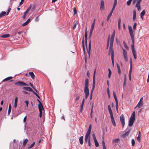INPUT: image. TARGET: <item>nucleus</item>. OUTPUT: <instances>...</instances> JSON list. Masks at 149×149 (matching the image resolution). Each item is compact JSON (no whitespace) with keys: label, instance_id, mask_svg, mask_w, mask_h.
I'll list each match as a JSON object with an SVG mask.
<instances>
[{"label":"nucleus","instance_id":"f257e3e1","mask_svg":"<svg viewBox=\"0 0 149 149\" xmlns=\"http://www.w3.org/2000/svg\"><path fill=\"white\" fill-rule=\"evenodd\" d=\"M128 30L129 31L130 35L131 36V39L132 41V44L131 45V47L132 49V52L134 58L136 59L137 58L136 53V52L135 49L134 48V36L133 34L132 27L130 26H128Z\"/></svg>","mask_w":149,"mask_h":149},{"label":"nucleus","instance_id":"f03ea898","mask_svg":"<svg viewBox=\"0 0 149 149\" xmlns=\"http://www.w3.org/2000/svg\"><path fill=\"white\" fill-rule=\"evenodd\" d=\"M91 125L90 124L89 125V128L85 136V142L87 143L88 141V145L89 146L91 145L90 143V134L91 133Z\"/></svg>","mask_w":149,"mask_h":149},{"label":"nucleus","instance_id":"7ed1b4c3","mask_svg":"<svg viewBox=\"0 0 149 149\" xmlns=\"http://www.w3.org/2000/svg\"><path fill=\"white\" fill-rule=\"evenodd\" d=\"M85 86L84 88V92L86 93V99L89 94V90L88 89V79H85Z\"/></svg>","mask_w":149,"mask_h":149},{"label":"nucleus","instance_id":"20e7f679","mask_svg":"<svg viewBox=\"0 0 149 149\" xmlns=\"http://www.w3.org/2000/svg\"><path fill=\"white\" fill-rule=\"evenodd\" d=\"M113 46L110 45L109 51L108 52V55H111V59L113 65L114 64V51L113 48Z\"/></svg>","mask_w":149,"mask_h":149},{"label":"nucleus","instance_id":"39448f33","mask_svg":"<svg viewBox=\"0 0 149 149\" xmlns=\"http://www.w3.org/2000/svg\"><path fill=\"white\" fill-rule=\"evenodd\" d=\"M16 86H28V85L22 81H18L15 84Z\"/></svg>","mask_w":149,"mask_h":149},{"label":"nucleus","instance_id":"423d86ee","mask_svg":"<svg viewBox=\"0 0 149 149\" xmlns=\"http://www.w3.org/2000/svg\"><path fill=\"white\" fill-rule=\"evenodd\" d=\"M95 21V19L93 20V22L92 24V25L91 26V29H90V34L89 36V38H91V36L92 34L93 30V29L94 27Z\"/></svg>","mask_w":149,"mask_h":149},{"label":"nucleus","instance_id":"0eeeda50","mask_svg":"<svg viewBox=\"0 0 149 149\" xmlns=\"http://www.w3.org/2000/svg\"><path fill=\"white\" fill-rule=\"evenodd\" d=\"M120 120L123 128L125 125V118L123 114H122L120 117Z\"/></svg>","mask_w":149,"mask_h":149},{"label":"nucleus","instance_id":"6e6552de","mask_svg":"<svg viewBox=\"0 0 149 149\" xmlns=\"http://www.w3.org/2000/svg\"><path fill=\"white\" fill-rule=\"evenodd\" d=\"M135 119V118L130 117L129 120L128 125L129 126L131 127L132 126L133 123Z\"/></svg>","mask_w":149,"mask_h":149},{"label":"nucleus","instance_id":"1a4fd4ad","mask_svg":"<svg viewBox=\"0 0 149 149\" xmlns=\"http://www.w3.org/2000/svg\"><path fill=\"white\" fill-rule=\"evenodd\" d=\"M123 55L124 57V58L126 61H128L127 54L126 51L124 49H123Z\"/></svg>","mask_w":149,"mask_h":149},{"label":"nucleus","instance_id":"9d476101","mask_svg":"<svg viewBox=\"0 0 149 149\" xmlns=\"http://www.w3.org/2000/svg\"><path fill=\"white\" fill-rule=\"evenodd\" d=\"M142 0H138L136 3V7L137 8L138 10L139 11L140 10H141V6L140 3Z\"/></svg>","mask_w":149,"mask_h":149},{"label":"nucleus","instance_id":"9b49d317","mask_svg":"<svg viewBox=\"0 0 149 149\" xmlns=\"http://www.w3.org/2000/svg\"><path fill=\"white\" fill-rule=\"evenodd\" d=\"M104 8V2L103 0H102L100 3V10H103Z\"/></svg>","mask_w":149,"mask_h":149},{"label":"nucleus","instance_id":"f8f14e48","mask_svg":"<svg viewBox=\"0 0 149 149\" xmlns=\"http://www.w3.org/2000/svg\"><path fill=\"white\" fill-rule=\"evenodd\" d=\"M110 117L111 118V121L112 123L113 124L114 126H116V124L113 116V114L110 115Z\"/></svg>","mask_w":149,"mask_h":149},{"label":"nucleus","instance_id":"ddd939ff","mask_svg":"<svg viewBox=\"0 0 149 149\" xmlns=\"http://www.w3.org/2000/svg\"><path fill=\"white\" fill-rule=\"evenodd\" d=\"M23 89L27 91H31L32 92H33V91L32 89L31 88L29 87H24L23 88Z\"/></svg>","mask_w":149,"mask_h":149},{"label":"nucleus","instance_id":"4468645a","mask_svg":"<svg viewBox=\"0 0 149 149\" xmlns=\"http://www.w3.org/2000/svg\"><path fill=\"white\" fill-rule=\"evenodd\" d=\"M143 102H139L136 106L134 108V109L138 107V108H141L143 106Z\"/></svg>","mask_w":149,"mask_h":149},{"label":"nucleus","instance_id":"2eb2a0df","mask_svg":"<svg viewBox=\"0 0 149 149\" xmlns=\"http://www.w3.org/2000/svg\"><path fill=\"white\" fill-rule=\"evenodd\" d=\"M127 130H126V132L123 134L122 135L123 137H125V136H128L129 134L130 133V131L131 129H129L127 131Z\"/></svg>","mask_w":149,"mask_h":149},{"label":"nucleus","instance_id":"dca6fc26","mask_svg":"<svg viewBox=\"0 0 149 149\" xmlns=\"http://www.w3.org/2000/svg\"><path fill=\"white\" fill-rule=\"evenodd\" d=\"M38 106L39 111H42V110H44L42 105L41 103H40V104H39Z\"/></svg>","mask_w":149,"mask_h":149},{"label":"nucleus","instance_id":"f3484780","mask_svg":"<svg viewBox=\"0 0 149 149\" xmlns=\"http://www.w3.org/2000/svg\"><path fill=\"white\" fill-rule=\"evenodd\" d=\"M91 49V40H90L89 43V46H88V49H87V50L88 51V53L89 54V57L90 56V50Z\"/></svg>","mask_w":149,"mask_h":149},{"label":"nucleus","instance_id":"a211bd4d","mask_svg":"<svg viewBox=\"0 0 149 149\" xmlns=\"http://www.w3.org/2000/svg\"><path fill=\"white\" fill-rule=\"evenodd\" d=\"M120 139H119L117 138L113 139L112 140V142L113 143H116L119 142Z\"/></svg>","mask_w":149,"mask_h":149},{"label":"nucleus","instance_id":"6ab92c4d","mask_svg":"<svg viewBox=\"0 0 149 149\" xmlns=\"http://www.w3.org/2000/svg\"><path fill=\"white\" fill-rule=\"evenodd\" d=\"M133 21H134L136 19V11L135 10H134L133 12Z\"/></svg>","mask_w":149,"mask_h":149},{"label":"nucleus","instance_id":"aec40b11","mask_svg":"<svg viewBox=\"0 0 149 149\" xmlns=\"http://www.w3.org/2000/svg\"><path fill=\"white\" fill-rule=\"evenodd\" d=\"M32 6V4H31L30 5V6L28 7L27 10L26 11L24 12V14H26L31 9Z\"/></svg>","mask_w":149,"mask_h":149},{"label":"nucleus","instance_id":"412c9836","mask_svg":"<svg viewBox=\"0 0 149 149\" xmlns=\"http://www.w3.org/2000/svg\"><path fill=\"white\" fill-rule=\"evenodd\" d=\"M10 36V35L9 34H7L1 35L0 37L2 38H6L9 37Z\"/></svg>","mask_w":149,"mask_h":149},{"label":"nucleus","instance_id":"4be33fe9","mask_svg":"<svg viewBox=\"0 0 149 149\" xmlns=\"http://www.w3.org/2000/svg\"><path fill=\"white\" fill-rule=\"evenodd\" d=\"M141 133L140 131L139 132L138 135L136 138V139L139 142L140 141L141 138Z\"/></svg>","mask_w":149,"mask_h":149},{"label":"nucleus","instance_id":"5701e85b","mask_svg":"<svg viewBox=\"0 0 149 149\" xmlns=\"http://www.w3.org/2000/svg\"><path fill=\"white\" fill-rule=\"evenodd\" d=\"M29 74L31 76L32 79H33L35 77V75L33 72L32 71L30 72H29Z\"/></svg>","mask_w":149,"mask_h":149},{"label":"nucleus","instance_id":"b1692460","mask_svg":"<svg viewBox=\"0 0 149 149\" xmlns=\"http://www.w3.org/2000/svg\"><path fill=\"white\" fill-rule=\"evenodd\" d=\"M84 104V98L83 99L81 104V109H80V113H81L82 112L83 110V109Z\"/></svg>","mask_w":149,"mask_h":149},{"label":"nucleus","instance_id":"393cba45","mask_svg":"<svg viewBox=\"0 0 149 149\" xmlns=\"http://www.w3.org/2000/svg\"><path fill=\"white\" fill-rule=\"evenodd\" d=\"M108 110L109 111V112L110 115L113 114V113L112 111V110L111 109V107L109 105L108 106Z\"/></svg>","mask_w":149,"mask_h":149},{"label":"nucleus","instance_id":"a878e982","mask_svg":"<svg viewBox=\"0 0 149 149\" xmlns=\"http://www.w3.org/2000/svg\"><path fill=\"white\" fill-rule=\"evenodd\" d=\"M114 37L113 36H111V39H110V45L111 46H113V40L114 39Z\"/></svg>","mask_w":149,"mask_h":149},{"label":"nucleus","instance_id":"bb28decb","mask_svg":"<svg viewBox=\"0 0 149 149\" xmlns=\"http://www.w3.org/2000/svg\"><path fill=\"white\" fill-rule=\"evenodd\" d=\"M146 11L144 10H143L141 13L140 16L142 19H143V16L145 14Z\"/></svg>","mask_w":149,"mask_h":149},{"label":"nucleus","instance_id":"cd10ccee","mask_svg":"<svg viewBox=\"0 0 149 149\" xmlns=\"http://www.w3.org/2000/svg\"><path fill=\"white\" fill-rule=\"evenodd\" d=\"M79 141L80 142V143L81 144H83V137L82 136H81L79 139Z\"/></svg>","mask_w":149,"mask_h":149},{"label":"nucleus","instance_id":"c85d7f7f","mask_svg":"<svg viewBox=\"0 0 149 149\" xmlns=\"http://www.w3.org/2000/svg\"><path fill=\"white\" fill-rule=\"evenodd\" d=\"M121 19L119 18L118 21V28L120 29V28Z\"/></svg>","mask_w":149,"mask_h":149},{"label":"nucleus","instance_id":"c756f323","mask_svg":"<svg viewBox=\"0 0 149 149\" xmlns=\"http://www.w3.org/2000/svg\"><path fill=\"white\" fill-rule=\"evenodd\" d=\"M102 144L103 147V149H106V148L105 143V142L104 140L102 142Z\"/></svg>","mask_w":149,"mask_h":149},{"label":"nucleus","instance_id":"7c9ffc66","mask_svg":"<svg viewBox=\"0 0 149 149\" xmlns=\"http://www.w3.org/2000/svg\"><path fill=\"white\" fill-rule=\"evenodd\" d=\"M77 20H75L74 22V25L73 26L72 28L73 29H74L76 26V25L77 23Z\"/></svg>","mask_w":149,"mask_h":149},{"label":"nucleus","instance_id":"2f4dec72","mask_svg":"<svg viewBox=\"0 0 149 149\" xmlns=\"http://www.w3.org/2000/svg\"><path fill=\"white\" fill-rule=\"evenodd\" d=\"M6 13L5 12L3 11L0 13V17H2L5 15H6Z\"/></svg>","mask_w":149,"mask_h":149},{"label":"nucleus","instance_id":"473e14b6","mask_svg":"<svg viewBox=\"0 0 149 149\" xmlns=\"http://www.w3.org/2000/svg\"><path fill=\"white\" fill-rule=\"evenodd\" d=\"M117 68L118 72L119 74H121V71H120V67L119 65H118V64H117Z\"/></svg>","mask_w":149,"mask_h":149},{"label":"nucleus","instance_id":"72a5a7b5","mask_svg":"<svg viewBox=\"0 0 149 149\" xmlns=\"http://www.w3.org/2000/svg\"><path fill=\"white\" fill-rule=\"evenodd\" d=\"M94 141L95 142V146L97 147H98L99 146V144L98 141H97V139H94Z\"/></svg>","mask_w":149,"mask_h":149},{"label":"nucleus","instance_id":"f704fd0d","mask_svg":"<svg viewBox=\"0 0 149 149\" xmlns=\"http://www.w3.org/2000/svg\"><path fill=\"white\" fill-rule=\"evenodd\" d=\"M115 102H116V110L117 111V113H118V100L116 101Z\"/></svg>","mask_w":149,"mask_h":149},{"label":"nucleus","instance_id":"c9c22d12","mask_svg":"<svg viewBox=\"0 0 149 149\" xmlns=\"http://www.w3.org/2000/svg\"><path fill=\"white\" fill-rule=\"evenodd\" d=\"M11 105L10 104V103L9 105V109L8 111V115H9L11 112Z\"/></svg>","mask_w":149,"mask_h":149},{"label":"nucleus","instance_id":"e433bc0d","mask_svg":"<svg viewBox=\"0 0 149 149\" xmlns=\"http://www.w3.org/2000/svg\"><path fill=\"white\" fill-rule=\"evenodd\" d=\"M12 78H13V77H8L5 78V79H3V81H8V80L11 79Z\"/></svg>","mask_w":149,"mask_h":149},{"label":"nucleus","instance_id":"4c0bfd02","mask_svg":"<svg viewBox=\"0 0 149 149\" xmlns=\"http://www.w3.org/2000/svg\"><path fill=\"white\" fill-rule=\"evenodd\" d=\"M28 139H26L23 142V146H24L28 142Z\"/></svg>","mask_w":149,"mask_h":149},{"label":"nucleus","instance_id":"58836bf2","mask_svg":"<svg viewBox=\"0 0 149 149\" xmlns=\"http://www.w3.org/2000/svg\"><path fill=\"white\" fill-rule=\"evenodd\" d=\"M113 95L114 98L115 99V101H116L118 100L116 96V94H115V92L114 91H113Z\"/></svg>","mask_w":149,"mask_h":149},{"label":"nucleus","instance_id":"ea45409f","mask_svg":"<svg viewBox=\"0 0 149 149\" xmlns=\"http://www.w3.org/2000/svg\"><path fill=\"white\" fill-rule=\"evenodd\" d=\"M109 71V74L108 75V77L109 78H110L111 77V72L110 68L108 69Z\"/></svg>","mask_w":149,"mask_h":149},{"label":"nucleus","instance_id":"a19ab883","mask_svg":"<svg viewBox=\"0 0 149 149\" xmlns=\"http://www.w3.org/2000/svg\"><path fill=\"white\" fill-rule=\"evenodd\" d=\"M109 38H110V36H109L108 38L107 42V49H108L109 46Z\"/></svg>","mask_w":149,"mask_h":149},{"label":"nucleus","instance_id":"79ce46f5","mask_svg":"<svg viewBox=\"0 0 149 149\" xmlns=\"http://www.w3.org/2000/svg\"><path fill=\"white\" fill-rule=\"evenodd\" d=\"M123 44L125 47L126 48V49H128L129 47H128V46H127L126 43L125 41H124L123 42Z\"/></svg>","mask_w":149,"mask_h":149},{"label":"nucleus","instance_id":"37998d69","mask_svg":"<svg viewBox=\"0 0 149 149\" xmlns=\"http://www.w3.org/2000/svg\"><path fill=\"white\" fill-rule=\"evenodd\" d=\"M35 144V142H33L28 147V149H30V148H32L33 147V146H34Z\"/></svg>","mask_w":149,"mask_h":149},{"label":"nucleus","instance_id":"c03bdc74","mask_svg":"<svg viewBox=\"0 0 149 149\" xmlns=\"http://www.w3.org/2000/svg\"><path fill=\"white\" fill-rule=\"evenodd\" d=\"M131 117L135 118V111H134L132 113L131 116Z\"/></svg>","mask_w":149,"mask_h":149},{"label":"nucleus","instance_id":"a18cd8bd","mask_svg":"<svg viewBox=\"0 0 149 149\" xmlns=\"http://www.w3.org/2000/svg\"><path fill=\"white\" fill-rule=\"evenodd\" d=\"M132 0H129L128 1L127 3V5L130 6V5Z\"/></svg>","mask_w":149,"mask_h":149},{"label":"nucleus","instance_id":"49530a36","mask_svg":"<svg viewBox=\"0 0 149 149\" xmlns=\"http://www.w3.org/2000/svg\"><path fill=\"white\" fill-rule=\"evenodd\" d=\"M136 25L137 23L136 22H135L133 26V29L134 30H135Z\"/></svg>","mask_w":149,"mask_h":149},{"label":"nucleus","instance_id":"de8ad7c7","mask_svg":"<svg viewBox=\"0 0 149 149\" xmlns=\"http://www.w3.org/2000/svg\"><path fill=\"white\" fill-rule=\"evenodd\" d=\"M82 47L84 51V35H83V39L82 41Z\"/></svg>","mask_w":149,"mask_h":149},{"label":"nucleus","instance_id":"09e8293b","mask_svg":"<svg viewBox=\"0 0 149 149\" xmlns=\"http://www.w3.org/2000/svg\"><path fill=\"white\" fill-rule=\"evenodd\" d=\"M131 142L132 146H134L135 143L134 140L133 139H132Z\"/></svg>","mask_w":149,"mask_h":149},{"label":"nucleus","instance_id":"8fccbe9b","mask_svg":"<svg viewBox=\"0 0 149 149\" xmlns=\"http://www.w3.org/2000/svg\"><path fill=\"white\" fill-rule=\"evenodd\" d=\"M33 94H34V95H35L36 96L38 97L40 99V96H39V95L36 93L35 91H33Z\"/></svg>","mask_w":149,"mask_h":149},{"label":"nucleus","instance_id":"3c124183","mask_svg":"<svg viewBox=\"0 0 149 149\" xmlns=\"http://www.w3.org/2000/svg\"><path fill=\"white\" fill-rule=\"evenodd\" d=\"M74 14L76 15L77 13V11L76 9V8L75 7L74 8Z\"/></svg>","mask_w":149,"mask_h":149},{"label":"nucleus","instance_id":"603ef678","mask_svg":"<svg viewBox=\"0 0 149 149\" xmlns=\"http://www.w3.org/2000/svg\"><path fill=\"white\" fill-rule=\"evenodd\" d=\"M93 106L92 107L91 110V117L92 118V113H93Z\"/></svg>","mask_w":149,"mask_h":149},{"label":"nucleus","instance_id":"864d4df0","mask_svg":"<svg viewBox=\"0 0 149 149\" xmlns=\"http://www.w3.org/2000/svg\"><path fill=\"white\" fill-rule=\"evenodd\" d=\"M24 102L26 103V106L27 107H28V104H29V102L27 100H26L24 101Z\"/></svg>","mask_w":149,"mask_h":149},{"label":"nucleus","instance_id":"5fc2aeb1","mask_svg":"<svg viewBox=\"0 0 149 149\" xmlns=\"http://www.w3.org/2000/svg\"><path fill=\"white\" fill-rule=\"evenodd\" d=\"M28 24V23H27V22H25L24 23L22 24V26H25L26 25H27Z\"/></svg>","mask_w":149,"mask_h":149},{"label":"nucleus","instance_id":"6e6d98bb","mask_svg":"<svg viewBox=\"0 0 149 149\" xmlns=\"http://www.w3.org/2000/svg\"><path fill=\"white\" fill-rule=\"evenodd\" d=\"M111 15H108V16L107 17V21L109 20V19L111 17Z\"/></svg>","mask_w":149,"mask_h":149},{"label":"nucleus","instance_id":"4d7b16f0","mask_svg":"<svg viewBox=\"0 0 149 149\" xmlns=\"http://www.w3.org/2000/svg\"><path fill=\"white\" fill-rule=\"evenodd\" d=\"M85 39H87V34L86 33V32L85 34Z\"/></svg>","mask_w":149,"mask_h":149},{"label":"nucleus","instance_id":"13d9d810","mask_svg":"<svg viewBox=\"0 0 149 149\" xmlns=\"http://www.w3.org/2000/svg\"><path fill=\"white\" fill-rule=\"evenodd\" d=\"M95 78H93V85H95Z\"/></svg>","mask_w":149,"mask_h":149},{"label":"nucleus","instance_id":"bf43d9fd","mask_svg":"<svg viewBox=\"0 0 149 149\" xmlns=\"http://www.w3.org/2000/svg\"><path fill=\"white\" fill-rule=\"evenodd\" d=\"M11 9V8H9V9H8V11H7V13H6V15H8L10 11V10Z\"/></svg>","mask_w":149,"mask_h":149},{"label":"nucleus","instance_id":"052dcab7","mask_svg":"<svg viewBox=\"0 0 149 149\" xmlns=\"http://www.w3.org/2000/svg\"><path fill=\"white\" fill-rule=\"evenodd\" d=\"M107 92L108 95H109V90L108 88L107 89Z\"/></svg>","mask_w":149,"mask_h":149},{"label":"nucleus","instance_id":"680f3d73","mask_svg":"<svg viewBox=\"0 0 149 149\" xmlns=\"http://www.w3.org/2000/svg\"><path fill=\"white\" fill-rule=\"evenodd\" d=\"M92 136H93V138L94 140V139H96V137H95V135L94 134H92Z\"/></svg>","mask_w":149,"mask_h":149},{"label":"nucleus","instance_id":"e2e57ef3","mask_svg":"<svg viewBox=\"0 0 149 149\" xmlns=\"http://www.w3.org/2000/svg\"><path fill=\"white\" fill-rule=\"evenodd\" d=\"M131 74H129V79L130 81H131Z\"/></svg>","mask_w":149,"mask_h":149},{"label":"nucleus","instance_id":"0e129e2a","mask_svg":"<svg viewBox=\"0 0 149 149\" xmlns=\"http://www.w3.org/2000/svg\"><path fill=\"white\" fill-rule=\"evenodd\" d=\"M39 117L41 118L42 117V111H39Z\"/></svg>","mask_w":149,"mask_h":149},{"label":"nucleus","instance_id":"69168bd1","mask_svg":"<svg viewBox=\"0 0 149 149\" xmlns=\"http://www.w3.org/2000/svg\"><path fill=\"white\" fill-rule=\"evenodd\" d=\"M126 79L125 78V79H124V84H123L124 86L126 84Z\"/></svg>","mask_w":149,"mask_h":149},{"label":"nucleus","instance_id":"338daca9","mask_svg":"<svg viewBox=\"0 0 149 149\" xmlns=\"http://www.w3.org/2000/svg\"><path fill=\"white\" fill-rule=\"evenodd\" d=\"M29 85L33 89H34L35 88L33 86V85L31 83H29Z\"/></svg>","mask_w":149,"mask_h":149},{"label":"nucleus","instance_id":"774afa93","mask_svg":"<svg viewBox=\"0 0 149 149\" xmlns=\"http://www.w3.org/2000/svg\"><path fill=\"white\" fill-rule=\"evenodd\" d=\"M147 82H149V72L148 73V78L147 79Z\"/></svg>","mask_w":149,"mask_h":149}]
</instances>
